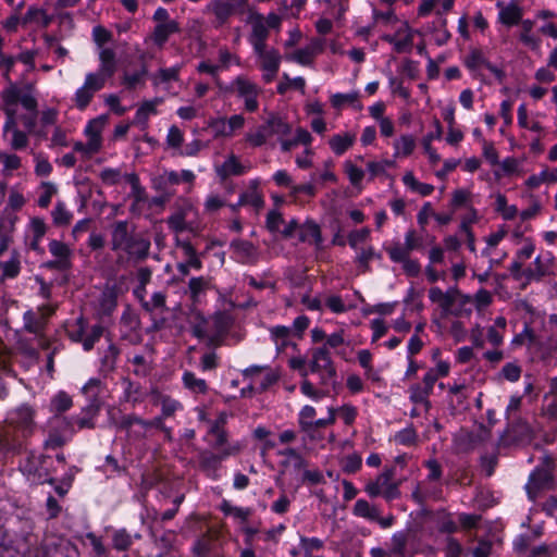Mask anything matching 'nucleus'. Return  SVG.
Wrapping results in <instances>:
<instances>
[{
	"label": "nucleus",
	"instance_id": "obj_19",
	"mask_svg": "<svg viewBox=\"0 0 557 557\" xmlns=\"http://www.w3.org/2000/svg\"><path fill=\"white\" fill-rule=\"evenodd\" d=\"M299 240L302 243L313 242L317 247H321L323 238L319 224L311 220L301 224L299 230Z\"/></svg>",
	"mask_w": 557,
	"mask_h": 557
},
{
	"label": "nucleus",
	"instance_id": "obj_36",
	"mask_svg": "<svg viewBox=\"0 0 557 557\" xmlns=\"http://www.w3.org/2000/svg\"><path fill=\"white\" fill-rule=\"evenodd\" d=\"M377 510L376 506L370 505L366 499H358L354 505V513L358 517H362L369 520L377 519Z\"/></svg>",
	"mask_w": 557,
	"mask_h": 557
},
{
	"label": "nucleus",
	"instance_id": "obj_40",
	"mask_svg": "<svg viewBox=\"0 0 557 557\" xmlns=\"http://www.w3.org/2000/svg\"><path fill=\"white\" fill-rule=\"evenodd\" d=\"M210 280L205 276L191 277L188 283L190 299L195 302L201 293L209 288Z\"/></svg>",
	"mask_w": 557,
	"mask_h": 557
},
{
	"label": "nucleus",
	"instance_id": "obj_33",
	"mask_svg": "<svg viewBox=\"0 0 557 557\" xmlns=\"http://www.w3.org/2000/svg\"><path fill=\"white\" fill-rule=\"evenodd\" d=\"M183 384L184 386L193 393L197 394H207L208 384L203 379H199L195 375V373L190 371H185L183 374Z\"/></svg>",
	"mask_w": 557,
	"mask_h": 557
},
{
	"label": "nucleus",
	"instance_id": "obj_30",
	"mask_svg": "<svg viewBox=\"0 0 557 557\" xmlns=\"http://www.w3.org/2000/svg\"><path fill=\"white\" fill-rule=\"evenodd\" d=\"M355 143V135L350 134H337L334 135L330 140L329 145L333 152L337 156L345 153Z\"/></svg>",
	"mask_w": 557,
	"mask_h": 557
},
{
	"label": "nucleus",
	"instance_id": "obj_54",
	"mask_svg": "<svg viewBox=\"0 0 557 557\" xmlns=\"http://www.w3.org/2000/svg\"><path fill=\"white\" fill-rule=\"evenodd\" d=\"M125 388H124V397L125 400L132 403L133 405L141 401V392L140 385L138 383H134L129 380H124Z\"/></svg>",
	"mask_w": 557,
	"mask_h": 557
},
{
	"label": "nucleus",
	"instance_id": "obj_29",
	"mask_svg": "<svg viewBox=\"0 0 557 557\" xmlns=\"http://www.w3.org/2000/svg\"><path fill=\"white\" fill-rule=\"evenodd\" d=\"M135 424L139 425L143 429L144 419L136 414H125L119 421V428L121 430L126 431L127 433H129V435L134 436L135 438H144L146 436L144 430L143 431H137V430L132 431V428Z\"/></svg>",
	"mask_w": 557,
	"mask_h": 557
},
{
	"label": "nucleus",
	"instance_id": "obj_4",
	"mask_svg": "<svg viewBox=\"0 0 557 557\" xmlns=\"http://www.w3.org/2000/svg\"><path fill=\"white\" fill-rule=\"evenodd\" d=\"M292 132V126L278 114L270 113L256 133H248L246 140L252 147H261L272 136H286Z\"/></svg>",
	"mask_w": 557,
	"mask_h": 557
},
{
	"label": "nucleus",
	"instance_id": "obj_56",
	"mask_svg": "<svg viewBox=\"0 0 557 557\" xmlns=\"http://www.w3.org/2000/svg\"><path fill=\"white\" fill-rule=\"evenodd\" d=\"M381 259V255L374 251L372 246L361 249L360 253L356 258V262L362 268V272L369 271V262L373 259Z\"/></svg>",
	"mask_w": 557,
	"mask_h": 557
},
{
	"label": "nucleus",
	"instance_id": "obj_12",
	"mask_svg": "<svg viewBox=\"0 0 557 557\" xmlns=\"http://www.w3.org/2000/svg\"><path fill=\"white\" fill-rule=\"evenodd\" d=\"M231 248L240 263L253 265L259 260L258 249L248 240L234 239L231 243Z\"/></svg>",
	"mask_w": 557,
	"mask_h": 557
},
{
	"label": "nucleus",
	"instance_id": "obj_26",
	"mask_svg": "<svg viewBox=\"0 0 557 557\" xmlns=\"http://www.w3.org/2000/svg\"><path fill=\"white\" fill-rule=\"evenodd\" d=\"M255 52L261 60V70L280 69L282 58L276 49L267 50V47H262L261 50H255Z\"/></svg>",
	"mask_w": 557,
	"mask_h": 557
},
{
	"label": "nucleus",
	"instance_id": "obj_45",
	"mask_svg": "<svg viewBox=\"0 0 557 557\" xmlns=\"http://www.w3.org/2000/svg\"><path fill=\"white\" fill-rule=\"evenodd\" d=\"M522 13L518 5L512 4L504 8L499 13V18L502 23L511 26L519 23L521 20Z\"/></svg>",
	"mask_w": 557,
	"mask_h": 557
},
{
	"label": "nucleus",
	"instance_id": "obj_22",
	"mask_svg": "<svg viewBox=\"0 0 557 557\" xmlns=\"http://www.w3.org/2000/svg\"><path fill=\"white\" fill-rule=\"evenodd\" d=\"M246 171V168L238 161L235 154H231L221 166L216 169L218 175L222 180H226L227 177L235 175H242Z\"/></svg>",
	"mask_w": 557,
	"mask_h": 557
},
{
	"label": "nucleus",
	"instance_id": "obj_61",
	"mask_svg": "<svg viewBox=\"0 0 557 557\" xmlns=\"http://www.w3.org/2000/svg\"><path fill=\"white\" fill-rule=\"evenodd\" d=\"M361 457L357 454H351L344 458L343 470L344 472L351 474L357 472L361 468Z\"/></svg>",
	"mask_w": 557,
	"mask_h": 557
},
{
	"label": "nucleus",
	"instance_id": "obj_64",
	"mask_svg": "<svg viewBox=\"0 0 557 557\" xmlns=\"http://www.w3.org/2000/svg\"><path fill=\"white\" fill-rule=\"evenodd\" d=\"M521 367L515 362H508L502 369V375L510 382H517L521 376Z\"/></svg>",
	"mask_w": 557,
	"mask_h": 557
},
{
	"label": "nucleus",
	"instance_id": "obj_34",
	"mask_svg": "<svg viewBox=\"0 0 557 557\" xmlns=\"http://www.w3.org/2000/svg\"><path fill=\"white\" fill-rule=\"evenodd\" d=\"M212 323L213 332L226 336L233 324V319L227 312L218 311L212 317Z\"/></svg>",
	"mask_w": 557,
	"mask_h": 557
},
{
	"label": "nucleus",
	"instance_id": "obj_44",
	"mask_svg": "<svg viewBox=\"0 0 557 557\" xmlns=\"http://www.w3.org/2000/svg\"><path fill=\"white\" fill-rule=\"evenodd\" d=\"M126 180L131 184V187H132V196L134 198V205L132 206V211H133L134 206L136 203L143 202L146 200V191H145V188L140 185L137 174H135V173L127 174Z\"/></svg>",
	"mask_w": 557,
	"mask_h": 557
},
{
	"label": "nucleus",
	"instance_id": "obj_10",
	"mask_svg": "<svg viewBox=\"0 0 557 557\" xmlns=\"http://www.w3.org/2000/svg\"><path fill=\"white\" fill-rule=\"evenodd\" d=\"M247 23L251 26L249 41L252 45L253 50H261L262 47H267L269 29L265 25L264 16L257 11H250Z\"/></svg>",
	"mask_w": 557,
	"mask_h": 557
},
{
	"label": "nucleus",
	"instance_id": "obj_20",
	"mask_svg": "<svg viewBox=\"0 0 557 557\" xmlns=\"http://www.w3.org/2000/svg\"><path fill=\"white\" fill-rule=\"evenodd\" d=\"M103 126L104 119L100 116L89 121L85 128V134L89 138V147L94 150H100L101 148V132Z\"/></svg>",
	"mask_w": 557,
	"mask_h": 557
},
{
	"label": "nucleus",
	"instance_id": "obj_53",
	"mask_svg": "<svg viewBox=\"0 0 557 557\" xmlns=\"http://www.w3.org/2000/svg\"><path fill=\"white\" fill-rule=\"evenodd\" d=\"M104 327L101 324H95L91 326L90 331L86 334L83 341V348L86 351H89L94 348L95 344L101 338L103 335Z\"/></svg>",
	"mask_w": 557,
	"mask_h": 557
},
{
	"label": "nucleus",
	"instance_id": "obj_21",
	"mask_svg": "<svg viewBox=\"0 0 557 557\" xmlns=\"http://www.w3.org/2000/svg\"><path fill=\"white\" fill-rule=\"evenodd\" d=\"M117 306V287L106 286L99 299V307L102 314L110 315Z\"/></svg>",
	"mask_w": 557,
	"mask_h": 557
},
{
	"label": "nucleus",
	"instance_id": "obj_2",
	"mask_svg": "<svg viewBox=\"0 0 557 557\" xmlns=\"http://www.w3.org/2000/svg\"><path fill=\"white\" fill-rule=\"evenodd\" d=\"M36 410L28 404H23L11 411L8 424L3 426L8 433L18 440L25 449L27 440L36 429Z\"/></svg>",
	"mask_w": 557,
	"mask_h": 557
},
{
	"label": "nucleus",
	"instance_id": "obj_50",
	"mask_svg": "<svg viewBox=\"0 0 557 557\" xmlns=\"http://www.w3.org/2000/svg\"><path fill=\"white\" fill-rule=\"evenodd\" d=\"M132 544H133L132 536L126 530L122 529V530H117L113 533L112 546L116 550L125 552L132 546Z\"/></svg>",
	"mask_w": 557,
	"mask_h": 557
},
{
	"label": "nucleus",
	"instance_id": "obj_47",
	"mask_svg": "<svg viewBox=\"0 0 557 557\" xmlns=\"http://www.w3.org/2000/svg\"><path fill=\"white\" fill-rule=\"evenodd\" d=\"M490 61L484 57L481 50H472L465 59V65L470 71H476L481 66L486 67Z\"/></svg>",
	"mask_w": 557,
	"mask_h": 557
},
{
	"label": "nucleus",
	"instance_id": "obj_6",
	"mask_svg": "<svg viewBox=\"0 0 557 557\" xmlns=\"http://www.w3.org/2000/svg\"><path fill=\"white\" fill-rule=\"evenodd\" d=\"M310 371L321 374V384L324 386H334L336 383V369L332 361L326 346L318 347L312 350Z\"/></svg>",
	"mask_w": 557,
	"mask_h": 557
},
{
	"label": "nucleus",
	"instance_id": "obj_38",
	"mask_svg": "<svg viewBox=\"0 0 557 557\" xmlns=\"http://www.w3.org/2000/svg\"><path fill=\"white\" fill-rule=\"evenodd\" d=\"M143 309L150 314L157 309H160L162 312L168 311L166 295L162 292L154 293L151 300L143 301Z\"/></svg>",
	"mask_w": 557,
	"mask_h": 557
},
{
	"label": "nucleus",
	"instance_id": "obj_60",
	"mask_svg": "<svg viewBox=\"0 0 557 557\" xmlns=\"http://www.w3.org/2000/svg\"><path fill=\"white\" fill-rule=\"evenodd\" d=\"M157 113L156 103L153 101H146L138 108L135 120L137 123L145 124L150 114Z\"/></svg>",
	"mask_w": 557,
	"mask_h": 557
},
{
	"label": "nucleus",
	"instance_id": "obj_48",
	"mask_svg": "<svg viewBox=\"0 0 557 557\" xmlns=\"http://www.w3.org/2000/svg\"><path fill=\"white\" fill-rule=\"evenodd\" d=\"M120 355L119 347L111 343L108 348L106 349L102 358H101V366L106 371H113L116 366V359Z\"/></svg>",
	"mask_w": 557,
	"mask_h": 557
},
{
	"label": "nucleus",
	"instance_id": "obj_62",
	"mask_svg": "<svg viewBox=\"0 0 557 557\" xmlns=\"http://www.w3.org/2000/svg\"><path fill=\"white\" fill-rule=\"evenodd\" d=\"M3 275L10 278H14L18 275L21 265L20 260L16 256H13L10 260L1 264Z\"/></svg>",
	"mask_w": 557,
	"mask_h": 557
},
{
	"label": "nucleus",
	"instance_id": "obj_3",
	"mask_svg": "<svg viewBox=\"0 0 557 557\" xmlns=\"http://www.w3.org/2000/svg\"><path fill=\"white\" fill-rule=\"evenodd\" d=\"M554 458L545 454L541 459V465L531 472L525 485L527 494L531 500H535L541 491L552 490L554 487Z\"/></svg>",
	"mask_w": 557,
	"mask_h": 557
},
{
	"label": "nucleus",
	"instance_id": "obj_41",
	"mask_svg": "<svg viewBox=\"0 0 557 557\" xmlns=\"http://www.w3.org/2000/svg\"><path fill=\"white\" fill-rule=\"evenodd\" d=\"M395 147V157H408L412 153L416 141L411 135H403L394 144Z\"/></svg>",
	"mask_w": 557,
	"mask_h": 557
},
{
	"label": "nucleus",
	"instance_id": "obj_16",
	"mask_svg": "<svg viewBox=\"0 0 557 557\" xmlns=\"http://www.w3.org/2000/svg\"><path fill=\"white\" fill-rule=\"evenodd\" d=\"M33 548V535L23 537L16 545L12 543L0 544V557H25L26 552Z\"/></svg>",
	"mask_w": 557,
	"mask_h": 557
},
{
	"label": "nucleus",
	"instance_id": "obj_39",
	"mask_svg": "<svg viewBox=\"0 0 557 557\" xmlns=\"http://www.w3.org/2000/svg\"><path fill=\"white\" fill-rule=\"evenodd\" d=\"M101 392V381L99 379H90L82 388V393L89 400L88 405L100 404L99 394Z\"/></svg>",
	"mask_w": 557,
	"mask_h": 557
},
{
	"label": "nucleus",
	"instance_id": "obj_35",
	"mask_svg": "<svg viewBox=\"0 0 557 557\" xmlns=\"http://www.w3.org/2000/svg\"><path fill=\"white\" fill-rule=\"evenodd\" d=\"M408 531H400L393 534L391 540V555H395L398 557H404L406 552V546L408 543Z\"/></svg>",
	"mask_w": 557,
	"mask_h": 557
},
{
	"label": "nucleus",
	"instance_id": "obj_55",
	"mask_svg": "<svg viewBox=\"0 0 557 557\" xmlns=\"http://www.w3.org/2000/svg\"><path fill=\"white\" fill-rule=\"evenodd\" d=\"M208 434L213 437V440L210 442V446L214 450L220 451L224 447L231 445L228 443V435L226 430H209Z\"/></svg>",
	"mask_w": 557,
	"mask_h": 557
},
{
	"label": "nucleus",
	"instance_id": "obj_17",
	"mask_svg": "<svg viewBox=\"0 0 557 557\" xmlns=\"http://www.w3.org/2000/svg\"><path fill=\"white\" fill-rule=\"evenodd\" d=\"M51 461V457L48 455H40L38 457V466L30 467L28 472L33 476V480L38 484H55V479L51 476L48 470V463Z\"/></svg>",
	"mask_w": 557,
	"mask_h": 557
},
{
	"label": "nucleus",
	"instance_id": "obj_57",
	"mask_svg": "<svg viewBox=\"0 0 557 557\" xmlns=\"http://www.w3.org/2000/svg\"><path fill=\"white\" fill-rule=\"evenodd\" d=\"M315 416V409L311 406H305L299 413V426L301 431L312 430V419Z\"/></svg>",
	"mask_w": 557,
	"mask_h": 557
},
{
	"label": "nucleus",
	"instance_id": "obj_1",
	"mask_svg": "<svg viewBox=\"0 0 557 557\" xmlns=\"http://www.w3.org/2000/svg\"><path fill=\"white\" fill-rule=\"evenodd\" d=\"M111 250L124 251L129 258L145 260L150 250V240L135 233L127 221H116L110 226Z\"/></svg>",
	"mask_w": 557,
	"mask_h": 557
},
{
	"label": "nucleus",
	"instance_id": "obj_28",
	"mask_svg": "<svg viewBox=\"0 0 557 557\" xmlns=\"http://www.w3.org/2000/svg\"><path fill=\"white\" fill-rule=\"evenodd\" d=\"M54 424H50V429L48 431V436L44 442V448L45 449H58L63 447L70 440V436H65L63 433L59 431L60 425L55 424L57 426H53Z\"/></svg>",
	"mask_w": 557,
	"mask_h": 557
},
{
	"label": "nucleus",
	"instance_id": "obj_52",
	"mask_svg": "<svg viewBox=\"0 0 557 557\" xmlns=\"http://www.w3.org/2000/svg\"><path fill=\"white\" fill-rule=\"evenodd\" d=\"M157 399L161 404V414L165 418L172 417L181 408V404L169 395L158 393Z\"/></svg>",
	"mask_w": 557,
	"mask_h": 557
},
{
	"label": "nucleus",
	"instance_id": "obj_18",
	"mask_svg": "<svg viewBox=\"0 0 557 557\" xmlns=\"http://www.w3.org/2000/svg\"><path fill=\"white\" fill-rule=\"evenodd\" d=\"M208 11L212 12L216 18L218 26L223 25L234 14V4L228 1L214 0L208 7Z\"/></svg>",
	"mask_w": 557,
	"mask_h": 557
},
{
	"label": "nucleus",
	"instance_id": "obj_32",
	"mask_svg": "<svg viewBox=\"0 0 557 557\" xmlns=\"http://www.w3.org/2000/svg\"><path fill=\"white\" fill-rule=\"evenodd\" d=\"M429 298L432 302L438 304L444 314H448L456 302L455 299L444 294V292L438 287H432L429 290Z\"/></svg>",
	"mask_w": 557,
	"mask_h": 557
},
{
	"label": "nucleus",
	"instance_id": "obj_13",
	"mask_svg": "<svg viewBox=\"0 0 557 557\" xmlns=\"http://www.w3.org/2000/svg\"><path fill=\"white\" fill-rule=\"evenodd\" d=\"M73 406L72 397L64 391L58 392L50 401V411L53 417L50 420V424L62 425V414L71 409Z\"/></svg>",
	"mask_w": 557,
	"mask_h": 557
},
{
	"label": "nucleus",
	"instance_id": "obj_37",
	"mask_svg": "<svg viewBox=\"0 0 557 557\" xmlns=\"http://www.w3.org/2000/svg\"><path fill=\"white\" fill-rule=\"evenodd\" d=\"M385 250L388 253L391 260L396 263H401L408 259L411 253L406 244L401 245L399 242L393 243L391 246L385 247Z\"/></svg>",
	"mask_w": 557,
	"mask_h": 557
},
{
	"label": "nucleus",
	"instance_id": "obj_23",
	"mask_svg": "<svg viewBox=\"0 0 557 557\" xmlns=\"http://www.w3.org/2000/svg\"><path fill=\"white\" fill-rule=\"evenodd\" d=\"M550 274L549 264L544 262L541 256H537L533 262V267L523 270V276L528 282L541 281L543 277Z\"/></svg>",
	"mask_w": 557,
	"mask_h": 557
},
{
	"label": "nucleus",
	"instance_id": "obj_58",
	"mask_svg": "<svg viewBox=\"0 0 557 557\" xmlns=\"http://www.w3.org/2000/svg\"><path fill=\"white\" fill-rule=\"evenodd\" d=\"M166 223L175 233H181L187 230V223L185 220V214L183 212H176L168 218Z\"/></svg>",
	"mask_w": 557,
	"mask_h": 557
},
{
	"label": "nucleus",
	"instance_id": "obj_27",
	"mask_svg": "<svg viewBox=\"0 0 557 557\" xmlns=\"http://www.w3.org/2000/svg\"><path fill=\"white\" fill-rule=\"evenodd\" d=\"M434 127H435V131L426 134L422 140V146L424 148V151H425V153L429 154V158L432 163H436L440 161V156L435 152V150L431 146V141L434 139H441L442 134H443V128H442L441 122L437 119L434 120Z\"/></svg>",
	"mask_w": 557,
	"mask_h": 557
},
{
	"label": "nucleus",
	"instance_id": "obj_14",
	"mask_svg": "<svg viewBox=\"0 0 557 557\" xmlns=\"http://www.w3.org/2000/svg\"><path fill=\"white\" fill-rule=\"evenodd\" d=\"M24 451L18 440L7 432L4 428L0 429V463L4 462L10 456L21 455Z\"/></svg>",
	"mask_w": 557,
	"mask_h": 557
},
{
	"label": "nucleus",
	"instance_id": "obj_46",
	"mask_svg": "<svg viewBox=\"0 0 557 557\" xmlns=\"http://www.w3.org/2000/svg\"><path fill=\"white\" fill-rule=\"evenodd\" d=\"M53 223L57 226H65L71 223L72 213L65 208L64 203L59 201L51 212Z\"/></svg>",
	"mask_w": 557,
	"mask_h": 557
},
{
	"label": "nucleus",
	"instance_id": "obj_24",
	"mask_svg": "<svg viewBox=\"0 0 557 557\" xmlns=\"http://www.w3.org/2000/svg\"><path fill=\"white\" fill-rule=\"evenodd\" d=\"M24 330L28 333L39 335L46 327L47 321L44 314L38 315L32 310H28L23 315Z\"/></svg>",
	"mask_w": 557,
	"mask_h": 557
},
{
	"label": "nucleus",
	"instance_id": "obj_7",
	"mask_svg": "<svg viewBox=\"0 0 557 557\" xmlns=\"http://www.w3.org/2000/svg\"><path fill=\"white\" fill-rule=\"evenodd\" d=\"M242 450V445L239 443H234V445H228L224 447L222 450L213 453L211 450L205 449L199 454V467L206 472L209 476H215L216 471L221 467V462L228 458L230 456L237 455Z\"/></svg>",
	"mask_w": 557,
	"mask_h": 557
},
{
	"label": "nucleus",
	"instance_id": "obj_59",
	"mask_svg": "<svg viewBox=\"0 0 557 557\" xmlns=\"http://www.w3.org/2000/svg\"><path fill=\"white\" fill-rule=\"evenodd\" d=\"M86 539L89 541L95 557H108V550L102 543L101 537L97 536L95 533L89 532L86 534Z\"/></svg>",
	"mask_w": 557,
	"mask_h": 557
},
{
	"label": "nucleus",
	"instance_id": "obj_42",
	"mask_svg": "<svg viewBox=\"0 0 557 557\" xmlns=\"http://www.w3.org/2000/svg\"><path fill=\"white\" fill-rule=\"evenodd\" d=\"M49 251L52 256H54L57 259L64 261V263L71 265V249L69 246L60 240L52 239L49 243Z\"/></svg>",
	"mask_w": 557,
	"mask_h": 557
},
{
	"label": "nucleus",
	"instance_id": "obj_15",
	"mask_svg": "<svg viewBox=\"0 0 557 557\" xmlns=\"http://www.w3.org/2000/svg\"><path fill=\"white\" fill-rule=\"evenodd\" d=\"M99 59L101 62L100 67L98 72L91 74L102 77V82L106 83L116 71L115 52L110 48L102 49Z\"/></svg>",
	"mask_w": 557,
	"mask_h": 557
},
{
	"label": "nucleus",
	"instance_id": "obj_11",
	"mask_svg": "<svg viewBox=\"0 0 557 557\" xmlns=\"http://www.w3.org/2000/svg\"><path fill=\"white\" fill-rule=\"evenodd\" d=\"M1 99L5 106H15L17 102H21L22 107L33 113H37V100L36 98L27 92L22 94L21 90L10 82V86L2 90Z\"/></svg>",
	"mask_w": 557,
	"mask_h": 557
},
{
	"label": "nucleus",
	"instance_id": "obj_49",
	"mask_svg": "<svg viewBox=\"0 0 557 557\" xmlns=\"http://www.w3.org/2000/svg\"><path fill=\"white\" fill-rule=\"evenodd\" d=\"M207 324L208 321L200 311L193 313L191 333L195 337L202 339L207 336Z\"/></svg>",
	"mask_w": 557,
	"mask_h": 557
},
{
	"label": "nucleus",
	"instance_id": "obj_8",
	"mask_svg": "<svg viewBox=\"0 0 557 557\" xmlns=\"http://www.w3.org/2000/svg\"><path fill=\"white\" fill-rule=\"evenodd\" d=\"M100 404L87 405L82 413L72 417L62 418V430L69 431L70 435L75 433V426L78 430L95 429V418L98 416Z\"/></svg>",
	"mask_w": 557,
	"mask_h": 557
},
{
	"label": "nucleus",
	"instance_id": "obj_5",
	"mask_svg": "<svg viewBox=\"0 0 557 557\" xmlns=\"http://www.w3.org/2000/svg\"><path fill=\"white\" fill-rule=\"evenodd\" d=\"M261 92L260 87L246 76H237L224 88V94H235L244 99L245 109L248 112H256L259 108L258 96Z\"/></svg>",
	"mask_w": 557,
	"mask_h": 557
},
{
	"label": "nucleus",
	"instance_id": "obj_31",
	"mask_svg": "<svg viewBox=\"0 0 557 557\" xmlns=\"http://www.w3.org/2000/svg\"><path fill=\"white\" fill-rule=\"evenodd\" d=\"M67 337L74 343H82L86 333V321L83 317L77 318L74 322L65 325Z\"/></svg>",
	"mask_w": 557,
	"mask_h": 557
},
{
	"label": "nucleus",
	"instance_id": "obj_25",
	"mask_svg": "<svg viewBox=\"0 0 557 557\" xmlns=\"http://www.w3.org/2000/svg\"><path fill=\"white\" fill-rule=\"evenodd\" d=\"M180 32L178 23L174 20L166 23H159L153 30V41L158 46H163L171 34Z\"/></svg>",
	"mask_w": 557,
	"mask_h": 557
},
{
	"label": "nucleus",
	"instance_id": "obj_63",
	"mask_svg": "<svg viewBox=\"0 0 557 557\" xmlns=\"http://www.w3.org/2000/svg\"><path fill=\"white\" fill-rule=\"evenodd\" d=\"M370 236V228L362 227L360 230L352 231L348 234V244L351 248L356 249L357 245L366 242Z\"/></svg>",
	"mask_w": 557,
	"mask_h": 557
},
{
	"label": "nucleus",
	"instance_id": "obj_51",
	"mask_svg": "<svg viewBox=\"0 0 557 557\" xmlns=\"http://www.w3.org/2000/svg\"><path fill=\"white\" fill-rule=\"evenodd\" d=\"M410 392V400L414 404H421L425 408V410H430L431 408V401L429 400V397L431 394H429L420 384H414L409 388Z\"/></svg>",
	"mask_w": 557,
	"mask_h": 557
},
{
	"label": "nucleus",
	"instance_id": "obj_9",
	"mask_svg": "<svg viewBox=\"0 0 557 557\" xmlns=\"http://www.w3.org/2000/svg\"><path fill=\"white\" fill-rule=\"evenodd\" d=\"M102 77L88 73L84 85L75 92L74 102L77 109L85 110L91 102L95 94L104 87Z\"/></svg>",
	"mask_w": 557,
	"mask_h": 557
},
{
	"label": "nucleus",
	"instance_id": "obj_43",
	"mask_svg": "<svg viewBox=\"0 0 557 557\" xmlns=\"http://www.w3.org/2000/svg\"><path fill=\"white\" fill-rule=\"evenodd\" d=\"M280 456L288 457L292 460V468L295 471H301L302 469L307 468L308 461L301 456V454L292 447H287L283 450L278 451Z\"/></svg>",
	"mask_w": 557,
	"mask_h": 557
}]
</instances>
